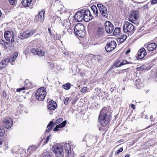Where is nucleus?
Returning a JSON list of instances; mask_svg holds the SVG:
<instances>
[{"mask_svg":"<svg viewBox=\"0 0 157 157\" xmlns=\"http://www.w3.org/2000/svg\"><path fill=\"white\" fill-rule=\"evenodd\" d=\"M109 110L108 108L104 107L100 111L98 120L103 126L106 125L110 119L111 113Z\"/></svg>","mask_w":157,"mask_h":157,"instance_id":"nucleus-1","label":"nucleus"},{"mask_svg":"<svg viewBox=\"0 0 157 157\" xmlns=\"http://www.w3.org/2000/svg\"><path fill=\"white\" fill-rule=\"evenodd\" d=\"M73 29L75 33L78 36L82 37L85 35V31L84 25L81 23L77 24Z\"/></svg>","mask_w":157,"mask_h":157,"instance_id":"nucleus-2","label":"nucleus"},{"mask_svg":"<svg viewBox=\"0 0 157 157\" xmlns=\"http://www.w3.org/2000/svg\"><path fill=\"white\" fill-rule=\"evenodd\" d=\"M51 150L56 157H64L63 149L62 146L56 144L53 145L51 148Z\"/></svg>","mask_w":157,"mask_h":157,"instance_id":"nucleus-3","label":"nucleus"},{"mask_svg":"<svg viewBox=\"0 0 157 157\" xmlns=\"http://www.w3.org/2000/svg\"><path fill=\"white\" fill-rule=\"evenodd\" d=\"M36 98L39 101H43L44 99L46 94V88L41 87L38 89L36 92Z\"/></svg>","mask_w":157,"mask_h":157,"instance_id":"nucleus-4","label":"nucleus"},{"mask_svg":"<svg viewBox=\"0 0 157 157\" xmlns=\"http://www.w3.org/2000/svg\"><path fill=\"white\" fill-rule=\"evenodd\" d=\"M139 17V12L136 10L132 12L129 14L128 20L131 22L136 24L138 22Z\"/></svg>","mask_w":157,"mask_h":157,"instance_id":"nucleus-5","label":"nucleus"},{"mask_svg":"<svg viewBox=\"0 0 157 157\" xmlns=\"http://www.w3.org/2000/svg\"><path fill=\"white\" fill-rule=\"evenodd\" d=\"M123 29L125 33H133L134 31V27L130 23L126 21L123 25Z\"/></svg>","mask_w":157,"mask_h":157,"instance_id":"nucleus-6","label":"nucleus"},{"mask_svg":"<svg viewBox=\"0 0 157 157\" xmlns=\"http://www.w3.org/2000/svg\"><path fill=\"white\" fill-rule=\"evenodd\" d=\"M100 14L103 17L107 18L108 17V11L106 8L101 4L97 5Z\"/></svg>","mask_w":157,"mask_h":157,"instance_id":"nucleus-7","label":"nucleus"},{"mask_svg":"<svg viewBox=\"0 0 157 157\" xmlns=\"http://www.w3.org/2000/svg\"><path fill=\"white\" fill-rule=\"evenodd\" d=\"M117 44L114 40H111L107 42L105 49L107 52H110L114 50L116 47Z\"/></svg>","mask_w":157,"mask_h":157,"instance_id":"nucleus-8","label":"nucleus"},{"mask_svg":"<svg viewBox=\"0 0 157 157\" xmlns=\"http://www.w3.org/2000/svg\"><path fill=\"white\" fill-rule=\"evenodd\" d=\"M63 119L61 118H60L57 119L56 121L54 122L52 121H51L47 127V129L45 131L46 133H48L53 128V127L62 121Z\"/></svg>","mask_w":157,"mask_h":157,"instance_id":"nucleus-9","label":"nucleus"},{"mask_svg":"<svg viewBox=\"0 0 157 157\" xmlns=\"http://www.w3.org/2000/svg\"><path fill=\"white\" fill-rule=\"evenodd\" d=\"M35 33V31L33 30L30 31L27 30L22 33H21L19 37L21 39L27 38L32 36Z\"/></svg>","mask_w":157,"mask_h":157,"instance_id":"nucleus-10","label":"nucleus"},{"mask_svg":"<svg viewBox=\"0 0 157 157\" xmlns=\"http://www.w3.org/2000/svg\"><path fill=\"white\" fill-rule=\"evenodd\" d=\"M5 39L8 41L13 43L14 41V35L12 31H7L4 33Z\"/></svg>","mask_w":157,"mask_h":157,"instance_id":"nucleus-11","label":"nucleus"},{"mask_svg":"<svg viewBox=\"0 0 157 157\" xmlns=\"http://www.w3.org/2000/svg\"><path fill=\"white\" fill-rule=\"evenodd\" d=\"M57 104L54 101H49L47 107L49 114L51 115L52 113V111L55 110L57 107Z\"/></svg>","mask_w":157,"mask_h":157,"instance_id":"nucleus-12","label":"nucleus"},{"mask_svg":"<svg viewBox=\"0 0 157 157\" xmlns=\"http://www.w3.org/2000/svg\"><path fill=\"white\" fill-rule=\"evenodd\" d=\"M84 12L83 14V20L86 22H88L92 19L93 17L90 14V12L89 10H83Z\"/></svg>","mask_w":157,"mask_h":157,"instance_id":"nucleus-13","label":"nucleus"},{"mask_svg":"<svg viewBox=\"0 0 157 157\" xmlns=\"http://www.w3.org/2000/svg\"><path fill=\"white\" fill-rule=\"evenodd\" d=\"M105 31L107 33H110L113 32L114 27L110 21H106L105 23Z\"/></svg>","mask_w":157,"mask_h":157,"instance_id":"nucleus-14","label":"nucleus"},{"mask_svg":"<svg viewBox=\"0 0 157 157\" xmlns=\"http://www.w3.org/2000/svg\"><path fill=\"white\" fill-rule=\"evenodd\" d=\"M84 12L83 10H81L80 12H77L74 16V19L76 21H81L83 20V14Z\"/></svg>","mask_w":157,"mask_h":157,"instance_id":"nucleus-15","label":"nucleus"},{"mask_svg":"<svg viewBox=\"0 0 157 157\" xmlns=\"http://www.w3.org/2000/svg\"><path fill=\"white\" fill-rule=\"evenodd\" d=\"M13 122L12 119L9 117H6L3 121V124L6 128H10L12 126Z\"/></svg>","mask_w":157,"mask_h":157,"instance_id":"nucleus-16","label":"nucleus"},{"mask_svg":"<svg viewBox=\"0 0 157 157\" xmlns=\"http://www.w3.org/2000/svg\"><path fill=\"white\" fill-rule=\"evenodd\" d=\"M44 10H42L39 13L38 16H36L35 18L36 21L43 22L44 20Z\"/></svg>","mask_w":157,"mask_h":157,"instance_id":"nucleus-17","label":"nucleus"},{"mask_svg":"<svg viewBox=\"0 0 157 157\" xmlns=\"http://www.w3.org/2000/svg\"><path fill=\"white\" fill-rule=\"evenodd\" d=\"M31 52L33 54L38 55L39 56H43L45 54L44 52L41 50H37L35 48H33L31 50Z\"/></svg>","mask_w":157,"mask_h":157,"instance_id":"nucleus-18","label":"nucleus"},{"mask_svg":"<svg viewBox=\"0 0 157 157\" xmlns=\"http://www.w3.org/2000/svg\"><path fill=\"white\" fill-rule=\"evenodd\" d=\"M138 57L140 59L143 58L147 54V52L144 48L140 50L138 52Z\"/></svg>","mask_w":157,"mask_h":157,"instance_id":"nucleus-19","label":"nucleus"},{"mask_svg":"<svg viewBox=\"0 0 157 157\" xmlns=\"http://www.w3.org/2000/svg\"><path fill=\"white\" fill-rule=\"evenodd\" d=\"M104 34V30L103 28L99 27L98 28L96 34L98 37H102Z\"/></svg>","mask_w":157,"mask_h":157,"instance_id":"nucleus-20","label":"nucleus"},{"mask_svg":"<svg viewBox=\"0 0 157 157\" xmlns=\"http://www.w3.org/2000/svg\"><path fill=\"white\" fill-rule=\"evenodd\" d=\"M157 47V45L155 43L149 44L147 46V50L149 51H152L155 50Z\"/></svg>","mask_w":157,"mask_h":157,"instance_id":"nucleus-21","label":"nucleus"},{"mask_svg":"<svg viewBox=\"0 0 157 157\" xmlns=\"http://www.w3.org/2000/svg\"><path fill=\"white\" fill-rule=\"evenodd\" d=\"M18 55V53L17 52H15L12 55L11 57L6 59L7 61L8 62H9L10 63H12L15 61L16 59L17 58Z\"/></svg>","mask_w":157,"mask_h":157,"instance_id":"nucleus-22","label":"nucleus"},{"mask_svg":"<svg viewBox=\"0 0 157 157\" xmlns=\"http://www.w3.org/2000/svg\"><path fill=\"white\" fill-rule=\"evenodd\" d=\"M66 123L67 121H64L62 123L56 125L55 128H54L53 131H58L59 130L58 128L64 127L65 126Z\"/></svg>","mask_w":157,"mask_h":157,"instance_id":"nucleus-23","label":"nucleus"},{"mask_svg":"<svg viewBox=\"0 0 157 157\" xmlns=\"http://www.w3.org/2000/svg\"><path fill=\"white\" fill-rule=\"evenodd\" d=\"M33 0H23L21 2L22 5L25 7H29Z\"/></svg>","mask_w":157,"mask_h":157,"instance_id":"nucleus-24","label":"nucleus"},{"mask_svg":"<svg viewBox=\"0 0 157 157\" xmlns=\"http://www.w3.org/2000/svg\"><path fill=\"white\" fill-rule=\"evenodd\" d=\"M91 9L95 15V17H97L98 14V11L97 7L93 5L92 6Z\"/></svg>","mask_w":157,"mask_h":157,"instance_id":"nucleus-25","label":"nucleus"},{"mask_svg":"<svg viewBox=\"0 0 157 157\" xmlns=\"http://www.w3.org/2000/svg\"><path fill=\"white\" fill-rule=\"evenodd\" d=\"M7 62L6 59L4 61L2 60L0 62V70L5 67L7 66V64L6 63Z\"/></svg>","mask_w":157,"mask_h":157,"instance_id":"nucleus-26","label":"nucleus"},{"mask_svg":"<svg viewBox=\"0 0 157 157\" xmlns=\"http://www.w3.org/2000/svg\"><path fill=\"white\" fill-rule=\"evenodd\" d=\"M70 23L67 20H64L62 22V25L67 29L70 26Z\"/></svg>","mask_w":157,"mask_h":157,"instance_id":"nucleus-27","label":"nucleus"},{"mask_svg":"<svg viewBox=\"0 0 157 157\" xmlns=\"http://www.w3.org/2000/svg\"><path fill=\"white\" fill-rule=\"evenodd\" d=\"M64 146L66 153L71 151V147L68 144L65 143L64 144Z\"/></svg>","mask_w":157,"mask_h":157,"instance_id":"nucleus-28","label":"nucleus"},{"mask_svg":"<svg viewBox=\"0 0 157 157\" xmlns=\"http://www.w3.org/2000/svg\"><path fill=\"white\" fill-rule=\"evenodd\" d=\"M121 33V29L119 27L116 28L113 32V34L115 36H119Z\"/></svg>","mask_w":157,"mask_h":157,"instance_id":"nucleus-29","label":"nucleus"},{"mask_svg":"<svg viewBox=\"0 0 157 157\" xmlns=\"http://www.w3.org/2000/svg\"><path fill=\"white\" fill-rule=\"evenodd\" d=\"M140 80H136L135 82V84L138 89H140L143 86V84L142 83L139 82Z\"/></svg>","mask_w":157,"mask_h":157,"instance_id":"nucleus-30","label":"nucleus"},{"mask_svg":"<svg viewBox=\"0 0 157 157\" xmlns=\"http://www.w3.org/2000/svg\"><path fill=\"white\" fill-rule=\"evenodd\" d=\"M63 87L66 90L69 89L71 87V84L70 83H67L63 85Z\"/></svg>","mask_w":157,"mask_h":157,"instance_id":"nucleus-31","label":"nucleus"},{"mask_svg":"<svg viewBox=\"0 0 157 157\" xmlns=\"http://www.w3.org/2000/svg\"><path fill=\"white\" fill-rule=\"evenodd\" d=\"M36 149H37L35 145H33L29 147L27 149V151L29 152H31Z\"/></svg>","mask_w":157,"mask_h":157,"instance_id":"nucleus-32","label":"nucleus"},{"mask_svg":"<svg viewBox=\"0 0 157 157\" xmlns=\"http://www.w3.org/2000/svg\"><path fill=\"white\" fill-rule=\"evenodd\" d=\"M146 69V67L144 66H142L141 67H139L136 68V70L137 71H142Z\"/></svg>","mask_w":157,"mask_h":157,"instance_id":"nucleus-33","label":"nucleus"},{"mask_svg":"<svg viewBox=\"0 0 157 157\" xmlns=\"http://www.w3.org/2000/svg\"><path fill=\"white\" fill-rule=\"evenodd\" d=\"M5 132V130L3 127L0 126V136H3Z\"/></svg>","mask_w":157,"mask_h":157,"instance_id":"nucleus-34","label":"nucleus"},{"mask_svg":"<svg viewBox=\"0 0 157 157\" xmlns=\"http://www.w3.org/2000/svg\"><path fill=\"white\" fill-rule=\"evenodd\" d=\"M67 155L66 157H74V154L73 152L71 151L69 152L66 153Z\"/></svg>","mask_w":157,"mask_h":157,"instance_id":"nucleus-35","label":"nucleus"},{"mask_svg":"<svg viewBox=\"0 0 157 157\" xmlns=\"http://www.w3.org/2000/svg\"><path fill=\"white\" fill-rule=\"evenodd\" d=\"M119 38L121 40H122L123 41L127 38V36L125 34H123L120 36Z\"/></svg>","mask_w":157,"mask_h":157,"instance_id":"nucleus-36","label":"nucleus"},{"mask_svg":"<svg viewBox=\"0 0 157 157\" xmlns=\"http://www.w3.org/2000/svg\"><path fill=\"white\" fill-rule=\"evenodd\" d=\"M131 62H128L127 61L124 60L123 61V62H121V66L123 65H125V64H128L130 63H131Z\"/></svg>","mask_w":157,"mask_h":157,"instance_id":"nucleus-37","label":"nucleus"},{"mask_svg":"<svg viewBox=\"0 0 157 157\" xmlns=\"http://www.w3.org/2000/svg\"><path fill=\"white\" fill-rule=\"evenodd\" d=\"M10 3L11 5H15L17 3V0H8Z\"/></svg>","mask_w":157,"mask_h":157,"instance_id":"nucleus-38","label":"nucleus"},{"mask_svg":"<svg viewBox=\"0 0 157 157\" xmlns=\"http://www.w3.org/2000/svg\"><path fill=\"white\" fill-rule=\"evenodd\" d=\"M82 45L83 48L85 49L89 47V44L85 42Z\"/></svg>","mask_w":157,"mask_h":157,"instance_id":"nucleus-39","label":"nucleus"},{"mask_svg":"<svg viewBox=\"0 0 157 157\" xmlns=\"http://www.w3.org/2000/svg\"><path fill=\"white\" fill-rule=\"evenodd\" d=\"M115 67H120L121 66V63H120L119 62H116L114 64Z\"/></svg>","mask_w":157,"mask_h":157,"instance_id":"nucleus-40","label":"nucleus"},{"mask_svg":"<svg viewBox=\"0 0 157 157\" xmlns=\"http://www.w3.org/2000/svg\"><path fill=\"white\" fill-rule=\"evenodd\" d=\"M50 136V135H49V136H47L45 140V141L44 142V145L46 144L48 142Z\"/></svg>","mask_w":157,"mask_h":157,"instance_id":"nucleus-41","label":"nucleus"},{"mask_svg":"<svg viewBox=\"0 0 157 157\" xmlns=\"http://www.w3.org/2000/svg\"><path fill=\"white\" fill-rule=\"evenodd\" d=\"M87 89V87H84L81 90L80 92L82 93H85Z\"/></svg>","mask_w":157,"mask_h":157,"instance_id":"nucleus-42","label":"nucleus"},{"mask_svg":"<svg viewBox=\"0 0 157 157\" xmlns=\"http://www.w3.org/2000/svg\"><path fill=\"white\" fill-rule=\"evenodd\" d=\"M69 98H65L64 103L65 105L69 103Z\"/></svg>","mask_w":157,"mask_h":157,"instance_id":"nucleus-43","label":"nucleus"},{"mask_svg":"<svg viewBox=\"0 0 157 157\" xmlns=\"http://www.w3.org/2000/svg\"><path fill=\"white\" fill-rule=\"evenodd\" d=\"M72 29V27H71V26H70L69 27V29H67V31L69 34L72 33L73 31V30Z\"/></svg>","mask_w":157,"mask_h":157,"instance_id":"nucleus-44","label":"nucleus"},{"mask_svg":"<svg viewBox=\"0 0 157 157\" xmlns=\"http://www.w3.org/2000/svg\"><path fill=\"white\" fill-rule=\"evenodd\" d=\"M25 89V88L24 87L21 88H19V89H17V91L19 92H21V91L24 90Z\"/></svg>","mask_w":157,"mask_h":157,"instance_id":"nucleus-45","label":"nucleus"},{"mask_svg":"<svg viewBox=\"0 0 157 157\" xmlns=\"http://www.w3.org/2000/svg\"><path fill=\"white\" fill-rule=\"evenodd\" d=\"M153 116H151L150 117V118L151 119V121H153L154 122H157V121L156 120H155V119L153 118Z\"/></svg>","mask_w":157,"mask_h":157,"instance_id":"nucleus-46","label":"nucleus"},{"mask_svg":"<svg viewBox=\"0 0 157 157\" xmlns=\"http://www.w3.org/2000/svg\"><path fill=\"white\" fill-rule=\"evenodd\" d=\"M64 54L65 55L68 56L69 55V52L68 51H66L64 52Z\"/></svg>","mask_w":157,"mask_h":157,"instance_id":"nucleus-47","label":"nucleus"},{"mask_svg":"<svg viewBox=\"0 0 157 157\" xmlns=\"http://www.w3.org/2000/svg\"><path fill=\"white\" fill-rule=\"evenodd\" d=\"M151 2L152 4H155L157 3V0H152Z\"/></svg>","mask_w":157,"mask_h":157,"instance_id":"nucleus-48","label":"nucleus"},{"mask_svg":"<svg viewBox=\"0 0 157 157\" xmlns=\"http://www.w3.org/2000/svg\"><path fill=\"white\" fill-rule=\"evenodd\" d=\"M125 70H121L120 71H119L117 73L118 74H121V73H124V72H125Z\"/></svg>","mask_w":157,"mask_h":157,"instance_id":"nucleus-49","label":"nucleus"},{"mask_svg":"<svg viewBox=\"0 0 157 157\" xmlns=\"http://www.w3.org/2000/svg\"><path fill=\"white\" fill-rule=\"evenodd\" d=\"M29 49L27 48L24 52V53H25V55H26L28 53V52L29 51Z\"/></svg>","mask_w":157,"mask_h":157,"instance_id":"nucleus-50","label":"nucleus"},{"mask_svg":"<svg viewBox=\"0 0 157 157\" xmlns=\"http://www.w3.org/2000/svg\"><path fill=\"white\" fill-rule=\"evenodd\" d=\"M2 146V140L1 138H0V147Z\"/></svg>","mask_w":157,"mask_h":157,"instance_id":"nucleus-51","label":"nucleus"},{"mask_svg":"<svg viewBox=\"0 0 157 157\" xmlns=\"http://www.w3.org/2000/svg\"><path fill=\"white\" fill-rule=\"evenodd\" d=\"M120 152L119 151V150H117L115 152V155L118 154Z\"/></svg>","mask_w":157,"mask_h":157,"instance_id":"nucleus-52","label":"nucleus"},{"mask_svg":"<svg viewBox=\"0 0 157 157\" xmlns=\"http://www.w3.org/2000/svg\"><path fill=\"white\" fill-rule=\"evenodd\" d=\"M131 107L133 109H134L135 108V105H134L132 104L131 105Z\"/></svg>","mask_w":157,"mask_h":157,"instance_id":"nucleus-53","label":"nucleus"},{"mask_svg":"<svg viewBox=\"0 0 157 157\" xmlns=\"http://www.w3.org/2000/svg\"><path fill=\"white\" fill-rule=\"evenodd\" d=\"M42 157H49L47 154H44Z\"/></svg>","mask_w":157,"mask_h":157,"instance_id":"nucleus-54","label":"nucleus"},{"mask_svg":"<svg viewBox=\"0 0 157 157\" xmlns=\"http://www.w3.org/2000/svg\"><path fill=\"white\" fill-rule=\"evenodd\" d=\"M118 150H119V151H120V152H121L122 151H123V149L122 147H121L120 149Z\"/></svg>","mask_w":157,"mask_h":157,"instance_id":"nucleus-55","label":"nucleus"},{"mask_svg":"<svg viewBox=\"0 0 157 157\" xmlns=\"http://www.w3.org/2000/svg\"><path fill=\"white\" fill-rule=\"evenodd\" d=\"M130 52V50H128L126 52V54H127L128 53H129Z\"/></svg>","mask_w":157,"mask_h":157,"instance_id":"nucleus-56","label":"nucleus"},{"mask_svg":"<svg viewBox=\"0 0 157 157\" xmlns=\"http://www.w3.org/2000/svg\"><path fill=\"white\" fill-rule=\"evenodd\" d=\"M98 91H100V89L98 90V89H97L95 90V93L96 92V91L97 92Z\"/></svg>","mask_w":157,"mask_h":157,"instance_id":"nucleus-57","label":"nucleus"},{"mask_svg":"<svg viewBox=\"0 0 157 157\" xmlns=\"http://www.w3.org/2000/svg\"><path fill=\"white\" fill-rule=\"evenodd\" d=\"M129 156H130V155L127 154L124 157H129Z\"/></svg>","mask_w":157,"mask_h":157,"instance_id":"nucleus-58","label":"nucleus"},{"mask_svg":"<svg viewBox=\"0 0 157 157\" xmlns=\"http://www.w3.org/2000/svg\"><path fill=\"white\" fill-rule=\"evenodd\" d=\"M96 94L97 96H99V95L101 96V95L100 94L98 93H96Z\"/></svg>","mask_w":157,"mask_h":157,"instance_id":"nucleus-59","label":"nucleus"},{"mask_svg":"<svg viewBox=\"0 0 157 157\" xmlns=\"http://www.w3.org/2000/svg\"><path fill=\"white\" fill-rule=\"evenodd\" d=\"M144 8H147L148 6L147 5H146L144 6Z\"/></svg>","mask_w":157,"mask_h":157,"instance_id":"nucleus-60","label":"nucleus"},{"mask_svg":"<svg viewBox=\"0 0 157 157\" xmlns=\"http://www.w3.org/2000/svg\"><path fill=\"white\" fill-rule=\"evenodd\" d=\"M48 30L49 32L50 33V29L49 28L48 29Z\"/></svg>","mask_w":157,"mask_h":157,"instance_id":"nucleus-61","label":"nucleus"},{"mask_svg":"<svg viewBox=\"0 0 157 157\" xmlns=\"http://www.w3.org/2000/svg\"><path fill=\"white\" fill-rule=\"evenodd\" d=\"M1 15H2L1 12V10H0V17L1 16Z\"/></svg>","mask_w":157,"mask_h":157,"instance_id":"nucleus-62","label":"nucleus"},{"mask_svg":"<svg viewBox=\"0 0 157 157\" xmlns=\"http://www.w3.org/2000/svg\"><path fill=\"white\" fill-rule=\"evenodd\" d=\"M156 75H157V72L156 73Z\"/></svg>","mask_w":157,"mask_h":157,"instance_id":"nucleus-63","label":"nucleus"}]
</instances>
